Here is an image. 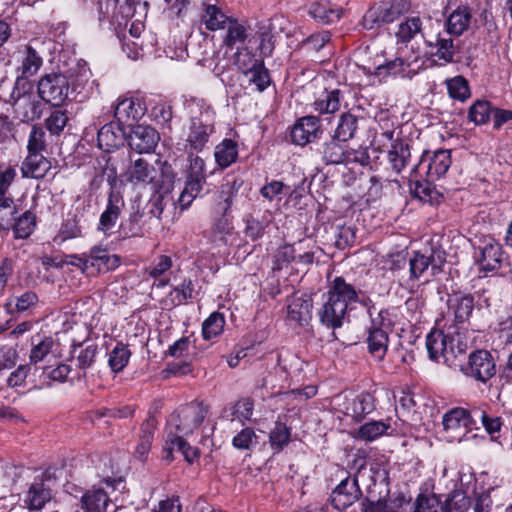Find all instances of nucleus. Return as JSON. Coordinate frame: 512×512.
Segmentation results:
<instances>
[{
	"instance_id": "obj_1",
	"label": "nucleus",
	"mask_w": 512,
	"mask_h": 512,
	"mask_svg": "<svg viewBox=\"0 0 512 512\" xmlns=\"http://www.w3.org/2000/svg\"><path fill=\"white\" fill-rule=\"evenodd\" d=\"M360 290L348 283L343 277H335L329 284L326 299L318 311L322 325L337 329L348 321V312L354 304L361 301Z\"/></svg>"
},
{
	"instance_id": "obj_2",
	"label": "nucleus",
	"mask_w": 512,
	"mask_h": 512,
	"mask_svg": "<svg viewBox=\"0 0 512 512\" xmlns=\"http://www.w3.org/2000/svg\"><path fill=\"white\" fill-rule=\"evenodd\" d=\"M426 349L432 361L454 367L457 366L458 356L465 353L467 345L459 333L445 334L435 329L426 336Z\"/></svg>"
},
{
	"instance_id": "obj_3",
	"label": "nucleus",
	"mask_w": 512,
	"mask_h": 512,
	"mask_svg": "<svg viewBox=\"0 0 512 512\" xmlns=\"http://www.w3.org/2000/svg\"><path fill=\"white\" fill-rule=\"evenodd\" d=\"M9 98L12 101L15 117L21 122H30L40 118L43 104L29 82L17 79Z\"/></svg>"
},
{
	"instance_id": "obj_4",
	"label": "nucleus",
	"mask_w": 512,
	"mask_h": 512,
	"mask_svg": "<svg viewBox=\"0 0 512 512\" xmlns=\"http://www.w3.org/2000/svg\"><path fill=\"white\" fill-rule=\"evenodd\" d=\"M371 317V325L367 328V346L368 351L376 360L384 359L388 349V330L391 327V321L388 319V311L375 310L374 307L368 308Z\"/></svg>"
},
{
	"instance_id": "obj_5",
	"label": "nucleus",
	"mask_w": 512,
	"mask_h": 512,
	"mask_svg": "<svg viewBox=\"0 0 512 512\" xmlns=\"http://www.w3.org/2000/svg\"><path fill=\"white\" fill-rule=\"evenodd\" d=\"M207 409L201 403L184 405L172 413L167 420V436H187L204 421Z\"/></svg>"
},
{
	"instance_id": "obj_6",
	"label": "nucleus",
	"mask_w": 512,
	"mask_h": 512,
	"mask_svg": "<svg viewBox=\"0 0 512 512\" xmlns=\"http://www.w3.org/2000/svg\"><path fill=\"white\" fill-rule=\"evenodd\" d=\"M409 0H383L370 7L363 16L362 25L367 30L378 28L399 19L409 12Z\"/></svg>"
},
{
	"instance_id": "obj_7",
	"label": "nucleus",
	"mask_w": 512,
	"mask_h": 512,
	"mask_svg": "<svg viewBox=\"0 0 512 512\" xmlns=\"http://www.w3.org/2000/svg\"><path fill=\"white\" fill-rule=\"evenodd\" d=\"M213 118L214 111L208 105L201 111L200 117H191L186 133V146L190 150L200 152L208 144L215 131Z\"/></svg>"
},
{
	"instance_id": "obj_8",
	"label": "nucleus",
	"mask_w": 512,
	"mask_h": 512,
	"mask_svg": "<svg viewBox=\"0 0 512 512\" xmlns=\"http://www.w3.org/2000/svg\"><path fill=\"white\" fill-rule=\"evenodd\" d=\"M460 371L467 377L486 383L496 374V364L491 353L480 349L469 354L465 365H460Z\"/></svg>"
},
{
	"instance_id": "obj_9",
	"label": "nucleus",
	"mask_w": 512,
	"mask_h": 512,
	"mask_svg": "<svg viewBox=\"0 0 512 512\" xmlns=\"http://www.w3.org/2000/svg\"><path fill=\"white\" fill-rule=\"evenodd\" d=\"M69 88L67 77L61 73L47 74L38 82L39 97L53 106H60L65 102Z\"/></svg>"
},
{
	"instance_id": "obj_10",
	"label": "nucleus",
	"mask_w": 512,
	"mask_h": 512,
	"mask_svg": "<svg viewBox=\"0 0 512 512\" xmlns=\"http://www.w3.org/2000/svg\"><path fill=\"white\" fill-rule=\"evenodd\" d=\"M445 262L444 253L432 248L425 252L414 251L409 259L410 279L418 280L431 269V274L436 275L440 272L442 264Z\"/></svg>"
},
{
	"instance_id": "obj_11",
	"label": "nucleus",
	"mask_w": 512,
	"mask_h": 512,
	"mask_svg": "<svg viewBox=\"0 0 512 512\" xmlns=\"http://www.w3.org/2000/svg\"><path fill=\"white\" fill-rule=\"evenodd\" d=\"M50 482L51 475L49 471H45L41 476L34 479L23 500L30 511L41 510L51 500Z\"/></svg>"
},
{
	"instance_id": "obj_12",
	"label": "nucleus",
	"mask_w": 512,
	"mask_h": 512,
	"mask_svg": "<svg viewBox=\"0 0 512 512\" xmlns=\"http://www.w3.org/2000/svg\"><path fill=\"white\" fill-rule=\"evenodd\" d=\"M362 496L357 477L343 479L333 490L331 502L334 508L345 510Z\"/></svg>"
},
{
	"instance_id": "obj_13",
	"label": "nucleus",
	"mask_w": 512,
	"mask_h": 512,
	"mask_svg": "<svg viewBox=\"0 0 512 512\" xmlns=\"http://www.w3.org/2000/svg\"><path fill=\"white\" fill-rule=\"evenodd\" d=\"M426 45L430 48L429 54L435 63L440 65L453 61L456 52L452 36L445 33H438L434 39H425Z\"/></svg>"
},
{
	"instance_id": "obj_14",
	"label": "nucleus",
	"mask_w": 512,
	"mask_h": 512,
	"mask_svg": "<svg viewBox=\"0 0 512 512\" xmlns=\"http://www.w3.org/2000/svg\"><path fill=\"white\" fill-rule=\"evenodd\" d=\"M124 206L125 202L122 195L112 190L109 193L106 208L100 215L98 230L109 235L115 227Z\"/></svg>"
},
{
	"instance_id": "obj_15",
	"label": "nucleus",
	"mask_w": 512,
	"mask_h": 512,
	"mask_svg": "<svg viewBox=\"0 0 512 512\" xmlns=\"http://www.w3.org/2000/svg\"><path fill=\"white\" fill-rule=\"evenodd\" d=\"M160 137L151 126L138 125L129 135L128 143L131 149L138 153H149L157 146Z\"/></svg>"
},
{
	"instance_id": "obj_16",
	"label": "nucleus",
	"mask_w": 512,
	"mask_h": 512,
	"mask_svg": "<svg viewBox=\"0 0 512 512\" xmlns=\"http://www.w3.org/2000/svg\"><path fill=\"white\" fill-rule=\"evenodd\" d=\"M473 406L466 409L463 407H455L447 411L442 418L444 430L455 432L458 429L466 430L478 429L476 427V419H474Z\"/></svg>"
},
{
	"instance_id": "obj_17",
	"label": "nucleus",
	"mask_w": 512,
	"mask_h": 512,
	"mask_svg": "<svg viewBox=\"0 0 512 512\" xmlns=\"http://www.w3.org/2000/svg\"><path fill=\"white\" fill-rule=\"evenodd\" d=\"M231 17H228L217 5V0H203L201 4L200 21L209 31L226 28Z\"/></svg>"
},
{
	"instance_id": "obj_18",
	"label": "nucleus",
	"mask_w": 512,
	"mask_h": 512,
	"mask_svg": "<svg viewBox=\"0 0 512 512\" xmlns=\"http://www.w3.org/2000/svg\"><path fill=\"white\" fill-rule=\"evenodd\" d=\"M320 129L319 118L305 116L300 118L293 126L291 139L293 143L304 146L317 138Z\"/></svg>"
},
{
	"instance_id": "obj_19",
	"label": "nucleus",
	"mask_w": 512,
	"mask_h": 512,
	"mask_svg": "<svg viewBox=\"0 0 512 512\" xmlns=\"http://www.w3.org/2000/svg\"><path fill=\"white\" fill-rule=\"evenodd\" d=\"M245 56L249 57L251 65L249 67L242 65L241 58L239 57V69L249 77V81L257 87L258 91H264L271 82L268 69L265 68L263 61L256 59L254 55L246 53Z\"/></svg>"
},
{
	"instance_id": "obj_20",
	"label": "nucleus",
	"mask_w": 512,
	"mask_h": 512,
	"mask_svg": "<svg viewBox=\"0 0 512 512\" xmlns=\"http://www.w3.org/2000/svg\"><path fill=\"white\" fill-rule=\"evenodd\" d=\"M121 123L110 122L102 126L97 133L98 147L105 152H110L124 143V131Z\"/></svg>"
},
{
	"instance_id": "obj_21",
	"label": "nucleus",
	"mask_w": 512,
	"mask_h": 512,
	"mask_svg": "<svg viewBox=\"0 0 512 512\" xmlns=\"http://www.w3.org/2000/svg\"><path fill=\"white\" fill-rule=\"evenodd\" d=\"M127 181L131 183H148L152 186L155 183L156 170L144 158L130 159V165L125 173Z\"/></svg>"
},
{
	"instance_id": "obj_22",
	"label": "nucleus",
	"mask_w": 512,
	"mask_h": 512,
	"mask_svg": "<svg viewBox=\"0 0 512 512\" xmlns=\"http://www.w3.org/2000/svg\"><path fill=\"white\" fill-rule=\"evenodd\" d=\"M52 165L43 154H27L21 164V173L24 178L42 179L50 171Z\"/></svg>"
},
{
	"instance_id": "obj_23",
	"label": "nucleus",
	"mask_w": 512,
	"mask_h": 512,
	"mask_svg": "<svg viewBox=\"0 0 512 512\" xmlns=\"http://www.w3.org/2000/svg\"><path fill=\"white\" fill-rule=\"evenodd\" d=\"M21 64L18 71L21 73L20 80L26 81L27 78L35 75L43 64V60L38 52L30 45H25L18 51Z\"/></svg>"
},
{
	"instance_id": "obj_24",
	"label": "nucleus",
	"mask_w": 512,
	"mask_h": 512,
	"mask_svg": "<svg viewBox=\"0 0 512 512\" xmlns=\"http://www.w3.org/2000/svg\"><path fill=\"white\" fill-rule=\"evenodd\" d=\"M87 261L91 272L108 271L119 265V258L116 255H111L106 249L100 247H93L90 250Z\"/></svg>"
},
{
	"instance_id": "obj_25",
	"label": "nucleus",
	"mask_w": 512,
	"mask_h": 512,
	"mask_svg": "<svg viewBox=\"0 0 512 512\" xmlns=\"http://www.w3.org/2000/svg\"><path fill=\"white\" fill-rule=\"evenodd\" d=\"M471 10L468 6H458L446 20V32L450 36H460L466 31L471 21Z\"/></svg>"
},
{
	"instance_id": "obj_26",
	"label": "nucleus",
	"mask_w": 512,
	"mask_h": 512,
	"mask_svg": "<svg viewBox=\"0 0 512 512\" xmlns=\"http://www.w3.org/2000/svg\"><path fill=\"white\" fill-rule=\"evenodd\" d=\"M144 115V109L141 103L134 98H126L120 100L115 107L114 116L119 123H127L137 121Z\"/></svg>"
},
{
	"instance_id": "obj_27",
	"label": "nucleus",
	"mask_w": 512,
	"mask_h": 512,
	"mask_svg": "<svg viewBox=\"0 0 512 512\" xmlns=\"http://www.w3.org/2000/svg\"><path fill=\"white\" fill-rule=\"evenodd\" d=\"M449 309L455 321L463 323L469 319L474 309V297L471 294H454L448 300Z\"/></svg>"
},
{
	"instance_id": "obj_28",
	"label": "nucleus",
	"mask_w": 512,
	"mask_h": 512,
	"mask_svg": "<svg viewBox=\"0 0 512 512\" xmlns=\"http://www.w3.org/2000/svg\"><path fill=\"white\" fill-rule=\"evenodd\" d=\"M343 14L341 7H332L329 3L313 2L309 15L319 24L329 25L337 22Z\"/></svg>"
},
{
	"instance_id": "obj_29",
	"label": "nucleus",
	"mask_w": 512,
	"mask_h": 512,
	"mask_svg": "<svg viewBox=\"0 0 512 512\" xmlns=\"http://www.w3.org/2000/svg\"><path fill=\"white\" fill-rule=\"evenodd\" d=\"M374 409L375 399L373 395L368 392H363L347 404L346 413L352 416L356 421H360Z\"/></svg>"
},
{
	"instance_id": "obj_30",
	"label": "nucleus",
	"mask_w": 512,
	"mask_h": 512,
	"mask_svg": "<svg viewBox=\"0 0 512 512\" xmlns=\"http://www.w3.org/2000/svg\"><path fill=\"white\" fill-rule=\"evenodd\" d=\"M108 503V494L102 488L93 487L86 491L81 498L82 509L85 512H106Z\"/></svg>"
},
{
	"instance_id": "obj_31",
	"label": "nucleus",
	"mask_w": 512,
	"mask_h": 512,
	"mask_svg": "<svg viewBox=\"0 0 512 512\" xmlns=\"http://www.w3.org/2000/svg\"><path fill=\"white\" fill-rule=\"evenodd\" d=\"M410 156L409 144L400 138H396L388 152V159L392 169L396 173H400L407 166Z\"/></svg>"
},
{
	"instance_id": "obj_32",
	"label": "nucleus",
	"mask_w": 512,
	"mask_h": 512,
	"mask_svg": "<svg viewBox=\"0 0 512 512\" xmlns=\"http://www.w3.org/2000/svg\"><path fill=\"white\" fill-rule=\"evenodd\" d=\"M477 260L482 270L494 271L500 267L502 248L498 243H487L480 249Z\"/></svg>"
},
{
	"instance_id": "obj_33",
	"label": "nucleus",
	"mask_w": 512,
	"mask_h": 512,
	"mask_svg": "<svg viewBox=\"0 0 512 512\" xmlns=\"http://www.w3.org/2000/svg\"><path fill=\"white\" fill-rule=\"evenodd\" d=\"M451 166V151L440 149L433 153L427 167V176L430 180H437L444 176Z\"/></svg>"
},
{
	"instance_id": "obj_34",
	"label": "nucleus",
	"mask_w": 512,
	"mask_h": 512,
	"mask_svg": "<svg viewBox=\"0 0 512 512\" xmlns=\"http://www.w3.org/2000/svg\"><path fill=\"white\" fill-rule=\"evenodd\" d=\"M184 436H167L164 452L166 453V458L172 459L173 451L180 452L185 460L189 463H192L198 457V450L191 447L184 439Z\"/></svg>"
},
{
	"instance_id": "obj_35",
	"label": "nucleus",
	"mask_w": 512,
	"mask_h": 512,
	"mask_svg": "<svg viewBox=\"0 0 512 512\" xmlns=\"http://www.w3.org/2000/svg\"><path fill=\"white\" fill-rule=\"evenodd\" d=\"M214 157L217 165L225 169L236 162L238 158V144L232 139H224L216 145Z\"/></svg>"
},
{
	"instance_id": "obj_36",
	"label": "nucleus",
	"mask_w": 512,
	"mask_h": 512,
	"mask_svg": "<svg viewBox=\"0 0 512 512\" xmlns=\"http://www.w3.org/2000/svg\"><path fill=\"white\" fill-rule=\"evenodd\" d=\"M55 341L51 336H36L32 338V347L29 355V364L36 365L46 360L53 352Z\"/></svg>"
},
{
	"instance_id": "obj_37",
	"label": "nucleus",
	"mask_w": 512,
	"mask_h": 512,
	"mask_svg": "<svg viewBox=\"0 0 512 512\" xmlns=\"http://www.w3.org/2000/svg\"><path fill=\"white\" fill-rule=\"evenodd\" d=\"M358 122L359 118L350 112L341 114L335 130L334 138L343 142L352 139L358 129Z\"/></svg>"
},
{
	"instance_id": "obj_38",
	"label": "nucleus",
	"mask_w": 512,
	"mask_h": 512,
	"mask_svg": "<svg viewBox=\"0 0 512 512\" xmlns=\"http://www.w3.org/2000/svg\"><path fill=\"white\" fill-rule=\"evenodd\" d=\"M36 227V216L31 211H25L22 215L16 216L12 222L11 229L17 239H26Z\"/></svg>"
},
{
	"instance_id": "obj_39",
	"label": "nucleus",
	"mask_w": 512,
	"mask_h": 512,
	"mask_svg": "<svg viewBox=\"0 0 512 512\" xmlns=\"http://www.w3.org/2000/svg\"><path fill=\"white\" fill-rule=\"evenodd\" d=\"M341 102V92L338 89L325 90L321 96L315 100L314 110L320 114L334 113L339 110Z\"/></svg>"
},
{
	"instance_id": "obj_40",
	"label": "nucleus",
	"mask_w": 512,
	"mask_h": 512,
	"mask_svg": "<svg viewBox=\"0 0 512 512\" xmlns=\"http://www.w3.org/2000/svg\"><path fill=\"white\" fill-rule=\"evenodd\" d=\"M17 214V208L11 197H0V233L7 235Z\"/></svg>"
},
{
	"instance_id": "obj_41",
	"label": "nucleus",
	"mask_w": 512,
	"mask_h": 512,
	"mask_svg": "<svg viewBox=\"0 0 512 512\" xmlns=\"http://www.w3.org/2000/svg\"><path fill=\"white\" fill-rule=\"evenodd\" d=\"M422 24L419 16L408 17L399 24L396 32L397 40L404 43L411 41L417 34L422 32Z\"/></svg>"
},
{
	"instance_id": "obj_42",
	"label": "nucleus",
	"mask_w": 512,
	"mask_h": 512,
	"mask_svg": "<svg viewBox=\"0 0 512 512\" xmlns=\"http://www.w3.org/2000/svg\"><path fill=\"white\" fill-rule=\"evenodd\" d=\"M301 242L299 243L298 250H301ZM297 249L292 245H284L277 252V261L283 263H290L298 261L304 264H311L314 260L313 252H304L303 254H296Z\"/></svg>"
},
{
	"instance_id": "obj_43",
	"label": "nucleus",
	"mask_w": 512,
	"mask_h": 512,
	"mask_svg": "<svg viewBox=\"0 0 512 512\" xmlns=\"http://www.w3.org/2000/svg\"><path fill=\"white\" fill-rule=\"evenodd\" d=\"M493 110L489 101L477 100L468 110V119L475 125H484L488 123Z\"/></svg>"
},
{
	"instance_id": "obj_44",
	"label": "nucleus",
	"mask_w": 512,
	"mask_h": 512,
	"mask_svg": "<svg viewBox=\"0 0 512 512\" xmlns=\"http://www.w3.org/2000/svg\"><path fill=\"white\" fill-rule=\"evenodd\" d=\"M241 186V182L237 180H226L220 187L219 191V206L218 209L222 212L223 215H226L231 208L233 203V199L237 194L239 188Z\"/></svg>"
},
{
	"instance_id": "obj_45",
	"label": "nucleus",
	"mask_w": 512,
	"mask_h": 512,
	"mask_svg": "<svg viewBox=\"0 0 512 512\" xmlns=\"http://www.w3.org/2000/svg\"><path fill=\"white\" fill-rule=\"evenodd\" d=\"M225 317L220 312H213L202 324V335L205 340H211L222 334Z\"/></svg>"
},
{
	"instance_id": "obj_46",
	"label": "nucleus",
	"mask_w": 512,
	"mask_h": 512,
	"mask_svg": "<svg viewBox=\"0 0 512 512\" xmlns=\"http://www.w3.org/2000/svg\"><path fill=\"white\" fill-rule=\"evenodd\" d=\"M290 429L282 422H276L274 428L269 433V443L274 453L283 450L290 442Z\"/></svg>"
},
{
	"instance_id": "obj_47",
	"label": "nucleus",
	"mask_w": 512,
	"mask_h": 512,
	"mask_svg": "<svg viewBox=\"0 0 512 512\" xmlns=\"http://www.w3.org/2000/svg\"><path fill=\"white\" fill-rule=\"evenodd\" d=\"M312 304L309 300L303 299L302 297H296L289 303L288 316L291 320L302 324L309 318Z\"/></svg>"
},
{
	"instance_id": "obj_48",
	"label": "nucleus",
	"mask_w": 512,
	"mask_h": 512,
	"mask_svg": "<svg viewBox=\"0 0 512 512\" xmlns=\"http://www.w3.org/2000/svg\"><path fill=\"white\" fill-rule=\"evenodd\" d=\"M227 33L224 37L223 43L230 48H233L238 43H244L247 38V30L245 26L239 23L236 19L231 18L226 24Z\"/></svg>"
},
{
	"instance_id": "obj_49",
	"label": "nucleus",
	"mask_w": 512,
	"mask_h": 512,
	"mask_svg": "<svg viewBox=\"0 0 512 512\" xmlns=\"http://www.w3.org/2000/svg\"><path fill=\"white\" fill-rule=\"evenodd\" d=\"M390 428V424L384 421H371L361 425L358 429V438L365 441H374L384 435Z\"/></svg>"
},
{
	"instance_id": "obj_50",
	"label": "nucleus",
	"mask_w": 512,
	"mask_h": 512,
	"mask_svg": "<svg viewBox=\"0 0 512 512\" xmlns=\"http://www.w3.org/2000/svg\"><path fill=\"white\" fill-rule=\"evenodd\" d=\"M131 352L127 346L118 343L109 353L108 364L115 373L122 371L129 362Z\"/></svg>"
},
{
	"instance_id": "obj_51",
	"label": "nucleus",
	"mask_w": 512,
	"mask_h": 512,
	"mask_svg": "<svg viewBox=\"0 0 512 512\" xmlns=\"http://www.w3.org/2000/svg\"><path fill=\"white\" fill-rule=\"evenodd\" d=\"M470 505V498L463 491H453L441 506V510L443 512H467Z\"/></svg>"
},
{
	"instance_id": "obj_52",
	"label": "nucleus",
	"mask_w": 512,
	"mask_h": 512,
	"mask_svg": "<svg viewBox=\"0 0 512 512\" xmlns=\"http://www.w3.org/2000/svg\"><path fill=\"white\" fill-rule=\"evenodd\" d=\"M39 302L37 294L33 291H26L6 304L9 312H25L35 307Z\"/></svg>"
},
{
	"instance_id": "obj_53",
	"label": "nucleus",
	"mask_w": 512,
	"mask_h": 512,
	"mask_svg": "<svg viewBox=\"0 0 512 512\" xmlns=\"http://www.w3.org/2000/svg\"><path fill=\"white\" fill-rule=\"evenodd\" d=\"M175 176L172 166L167 162L162 163L160 167V177L158 178L156 176L155 183L152 184V188L154 190L164 192L165 194H169L173 189Z\"/></svg>"
},
{
	"instance_id": "obj_54",
	"label": "nucleus",
	"mask_w": 512,
	"mask_h": 512,
	"mask_svg": "<svg viewBox=\"0 0 512 512\" xmlns=\"http://www.w3.org/2000/svg\"><path fill=\"white\" fill-rule=\"evenodd\" d=\"M448 94L451 98L465 101L470 97L468 81L462 76H456L446 81Z\"/></svg>"
},
{
	"instance_id": "obj_55",
	"label": "nucleus",
	"mask_w": 512,
	"mask_h": 512,
	"mask_svg": "<svg viewBox=\"0 0 512 512\" xmlns=\"http://www.w3.org/2000/svg\"><path fill=\"white\" fill-rule=\"evenodd\" d=\"M322 155L327 164H342L345 162V147L333 138L325 143Z\"/></svg>"
},
{
	"instance_id": "obj_56",
	"label": "nucleus",
	"mask_w": 512,
	"mask_h": 512,
	"mask_svg": "<svg viewBox=\"0 0 512 512\" xmlns=\"http://www.w3.org/2000/svg\"><path fill=\"white\" fill-rule=\"evenodd\" d=\"M47 149L46 135L42 127L34 125L28 136L27 154L45 152Z\"/></svg>"
},
{
	"instance_id": "obj_57",
	"label": "nucleus",
	"mask_w": 512,
	"mask_h": 512,
	"mask_svg": "<svg viewBox=\"0 0 512 512\" xmlns=\"http://www.w3.org/2000/svg\"><path fill=\"white\" fill-rule=\"evenodd\" d=\"M410 66L411 62L402 57H397L394 60L378 65L375 68V74L377 76L397 75L405 72L406 68Z\"/></svg>"
},
{
	"instance_id": "obj_58",
	"label": "nucleus",
	"mask_w": 512,
	"mask_h": 512,
	"mask_svg": "<svg viewBox=\"0 0 512 512\" xmlns=\"http://www.w3.org/2000/svg\"><path fill=\"white\" fill-rule=\"evenodd\" d=\"M143 214L136 210L130 213L129 217L120 225L121 233L126 237H136L142 234L141 219Z\"/></svg>"
},
{
	"instance_id": "obj_59",
	"label": "nucleus",
	"mask_w": 512,
	"mask_h": 512,
	"mask_svg": "<svg viewBox=\"0 0 512 512\" xmlns=\"http://www.w3.org/2000/svg\"><path fill=\"white\" fill-rule=\"evenodd\" d=\"M68 122L66 111L53 110L45 120V127L52 135H60Z\"/></svg>"
},
{
	"instance_id": "obj_60",
	"label": "nucleus",
	"mask_w": 512,
	"mask_h": 512,
	"mask_svg": "<svg viewBox=\"0 0 512 512\" xmlns=\"http://www.w3.org/2000/svg\"><path fill=\"white\" fill-rule=\"evenodd\" d=\"M440 500L436 495L420 494L412 504L410 512H441Z\"/></svg>"
},
{
	"instance_id": "obj_61",
	"label": "nucleus",
	"mask_w": 512,
	"mask_h": 512,
	"mask_svg": "<svg viewBox=\"0 0 512 512\" xmlns=\"http://www.w3.org/2000/svg\"><path fill=\"white\" fill-rule=\"evenodd\" d=\"M476 423L478 420L481 422L487 433L494 434L499 432L502 426L501 419L499 417L491 418L487 415L486 411L480 406H473V414Z\"/></svg>"
},
{
	"instance_id": "obj_62",
	"label": "nucleus",
	"mask_w": 512,
	"mask_h": 512,
	"mask_svg": "<svg viewBox=\"0 0 512 512\" xmlns=\"http://www.w3.org/2000/svg\"><path fill=\"white\" fill-rule=\"evenodd\" d=\"M236 449L248 450L257 444V436L252 428L241 430L232 440Z\"/></svg>"
},
{
	"instance_id": "obj_63",
	"label": "nucleus",
	"mask_w": 512,
	"mask_h": 512,
	"mask_svg": "<svg viewBox=\"0 0 512 512\" xmlns=\"http://www.w3.org/2000/svg\"><path fill=\"white\" fill-rule=\"evenodd\" d=\"M82 228L76 216L67 218L61 225L58 238L61 241L76 238L81 235Z\"/></svg>"
},
{
	"instance_id": "obj_64",
	"label": "nucleus",
	"mask_w": 512,
	"mask_h": 512,
	"mask_svg": "<svg viewBox=\"0 0 512 512\" xmlns=\"http://www.w3.org/2000/svg\"><path fill=\"white\" fill-rule=\"evenodd\" d=\"M169 200H171V199L169 198L168 194H165L164 192L155 190V193L153 194V196L150 198V200L148 202L149 213L153 217H155L157 219H161V215L164 211V208L167 206Z\"/></svg>"
}]
</instances>
